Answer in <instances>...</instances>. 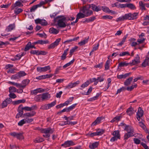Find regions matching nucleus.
I'll use <instances>...</instances> for the list:
<instances>
[{
  "mask_svg": "<svg viewBox=\"0 0 149 149\" xmlns=\"http://www.w3.org/2000/svg\"><path fill=\"white\" fill-rule=\"evenodd\" d=\"M138 13H134L132 14L131 20L136 19L137 18V16L138 15Z\"/></svg>",
  "mask_w": 149,
  "mask_h": 149,
  "instance_id": "a18cd8bd",
  "label": "nucleus"
},
{
  "mask_svg": "<svg viewBox=\"0 0 149 149\" xmlns=\"http://www.w3.org/2000/svg\"><path fill=\"white\" fill-rule=\"evenodd\" d=\"M110 63V61L109 60H107L105 64V70H107L109 69V64Z\"/></svg>",
  "mask_w": 149,
  "mask_h": 149,
  "instance_id": "09e8293b",
  "label": "nucleus"
},
{
  "mask_svg": "<svg viewBox=\"0 0 149 149\" xmlns=\"http://www.w3.org/2000/svg\"><path fill=\"white\" fill-rule=\"evenodd\" d=\"M127 35H126L125 36H124L123 38L122 41L118 44L117 46H121L124 43L125 41V40L127 38Z\"/></svg>",
  "mask_w": 149,
  "mask_h": 149,
  "instance_id": "c756f323",
  "label": "nucleus"
},
{
  "mask_svg": "<svg viewBox=\"0 0 149 149\" xmlns=\"http://www.w3.org/2000/svg\"><path fill=\"white\" fill-rule=\"evenodd\" d=\"M126 7L132 10L136 9V7L133 4L131 3L127 4Z\"/></svg>",
  "mask_w": 149,
  "mask_h": 149,
  "instance_id": "f704fd0d",
  "label": "nucleus"
},
{
  "mask_svg": "<svg viewBox=\"0 0 149 149\" xmlns=\"http://www.w3.org/2000/svg\"><path fill=\"white\" fill-rule=\"evenodd\" d=\"M23 106L22 104H20L18 108V113H17L16 116V118H19L20 117H21L23 114V109L22 107Z\"/></svg>",
  "mask_w": 149,
  "mask_h": 149,
  "instance_id": "423d86ee",
  "label": "nucleus"
},
{
  "mask_svg": "<svg viewBox=\"0 0 149 149\" xmlns=\"http://www.w3.org/2000/svg\"><path fill=\"white\" fill-rule=\"evenodd\" d=\"M39 7H38V6L37 5H34L32 6L30 9V12H34V11L37 9V8Z\"/></svg>",
  "mask_w": 149,
  "mask_h": 149,
  "instance_id": "c03bdc74",
  "label": "nucleus"
},
{
  "mask_svg": "<svg viewBox=\"0 0 149 149\" xmlns=\"http://www.w3.org/2000/svg\"><path fill=\"white\" fill-rule=\"evenodd\" d=\"M125 131H126L127 132L125 134L123 139L125 141L127 140L130 137L134 136V129L130 125H127L125 127Z\"/></svg>",
  "mask_w": 149,
  "mask_h": 149,
  "instance_id": "f03ea898",
  "label": "nucleus"
},
{
  "mask_svg": "<svg viewBox=\"0 0 149 149\" xmlns=\"http://www.w3.org/2000/svg\"><path fill=\"white\" fill-rule=\"evenodd\" d=\"M26 123L24 119H22L18 123V125L19 126H22L24 124Z\"/></svg>",
  "mask_w": 149,
  "mask_h": 149,
  "instance_id": "864d4df0",
  "label": "nucleus"
},
{
  "mask_svg": "<svg viewBox=\"0 0 149 149\" xmlns=\"http://www.w3.org/2000/svg\"><path fill=\"white\" fill-rule=\"evenodd\" d=\"M36 114L35 111H33L31 113L28 112L25 113L24 115L27 118L31 117L34 116Z\"/></svg>",
  "mask_w": 149,
  "mask_h": 149,
  "instance_id": "2eb2a0df",
  "label": "nucleus"
},
{
  "mask_svg": "<svg viewBox=\"0 0 149 149\" xmlns=\"http://www.w3.org/2000/svg\"><path fill=\"white\" fill-rule=\"evenodd\" d=\"M26 123H30L33 121V119L32 118H24Z\"/></svg>",
  "mask_w": 149,
  "mask_h": 149,
  "instance_id": "de8ad7c7",
  "label": "nucleus"
},
{
  "mask_svg": "<svg viewBox=\"0 0 149 149\" xmlns=\"http://www.w3.org/2000/svg\"><path fill=\"white\" fill-rule=\"evenodd\" d=\"M56 104V101H55L49 104H48V106L49 109L54 106Z\"/></svg>",
  "mask_w": 149,
  "mask_h": 149,
  "instance_id": "6e6d98bb",
  "label": "nucleus"
},
{
  "mask_svg": "<svg viewBox=\"0 0 149 149\" xmlns=\"http://www.w3.org/2000/svg\"><path fill=\"white\" fill-rule=\"evenodd\" d=\"M143 114V112L142 108L141 107H139L138 112L136 113V118L137 119L140 121L141 117H142Z\"/></svg>",
  "mask_w": 149,
  "mask_h": 149,
  "instance_id": "6e6552de",
  "label": "nucleus"
},
{
  "mask_svg": "<svg viewBox=\"0 0 149 149\" xmlns=\"http://www.w3.org/2000/svg\"><path fill=\"white\" fill-rule=\"evenodd\" d=\"M74 60L75 59H73L72 61H70L69 62L65 64L63 66V68H66L69 66L71 64H72L74 63Z\"/></svg>",
  "mask_w": 149,
  "mask_h": 149,
  "instance_id": "e433bc0d",
  "label": "nucleus"
},
{
  "mask_svg": "<svg viewBox=\"0 0 149 149\" xmlns=\"http://www.w3.org/2000/svg\"><path fill=\"white\" fill-rule=\"evenodd\" d=\"M30 80L28 79H25L22 81L23 85H22V88H24L26 87V86L29 83Z\"/></svg>",
  "mask_w": 149,
  "mask_h": 149,
  "instance_id": "a878e982",
  "label": "nucleus"
},
{
  "mask_svg": "<svg viewBox=\"0 0 149 149\" xmlns=\"http://www.w3.org/2000/svg\"><path fill=\"white\" fill-rule=\"evenodd\" d=\"M139 6L140 9L142 11H144L146 10L145 7V3H144L142 1H140L139 3Z\"/></svg>",
  "mask_w": 149,
  "mask_h": 149,
  "instance_id": "dca6fc26",
  "label": "nucleus"
},
{
  "mask_svg": "<svg viewBox=\"0 0 149 149\" xmlns=\"http://www.w3.org/2000/svg\"><path fill=\"white\" fill-rule=\"evenodd\" d=\"M40 109L42 110H47L49 108L47 104H45L44 105L40 107Z\"/></svg>",
  "mask_w": 149,
  "mask_h": 149,
  "instance_id": "052dcab7",
  "label": "nucleus"
},
{
  "mask_svg": "<svg viewBox=\"0 0 149 149\" xmlns=\"http://www.w3.org/2000/svg\"><path fill=\"white\" fill-rule=\"evenodd\" d=\"M102 18L104 19H112L113 17L110 15H106L103 16L102 17Z\"/></svg>",
  "mask_w": 149,
  "mask_h": 149,
  "instance_id": "338daca9",
  "label": "nucleus"
},
{
  "mask_svg": "<svg viewBox=\"0 0 149 149\" xmlns=\"http://www.w3.org/2000/svg\"><path fill=\"white\" fill-rule=\"evenodd\" d=\"M44 141L43 139L42 138H37L35 139L34 142L36 143H40Z\"/></svg>",
  "mask_w": 149,
  "mask_h": 149,
  "instance_id": "680f3d73",
  "label": "nucleus"
},
{
  "mask_svg": "<svg viewBox=\"0 0 149 149\" xmlns=\"http://www.w3.org/2000/svg\"><path fill=\"white\" fill-rule=\"evenodd\" d=\"M9 92L12 93L17 92V89L14 87L10 86L9 88Z\"/></svg>",
  "mask_w": 149,
  "mask_h": 149,
  "instance_id": "4c0bfd02",
  "label": "nucleus"
},
{
  "mask_svg": "<svg viewBox=\"0 0 149 149\" xmlns=\"http://www.w3.org/2000/svg\"><path fill=\"white\" fill-rule=\"evenodd\" d=\"M133 79V77H131L127 79L124 82V84L126 86H127L130 84Z\"/></svg>",
  "mask_w": 149,
  "mask_h": 149,
  "instance_id": "6ab92c4d",
  "label": "nucleus"
},
{
  "mask_svg": "<svg viewBox=\"0 0 149 149\" xmlns=\"http://www.w3.org/2000/svg\"><path fill=\"white\" fill-rule=\"evenodd\" d=\"M90 84L88 81H87L85 82L81 86V87L84 88L87 87Z\"/></svg>",
  "mask_w": 149,
  "mask_h": 149,
  "instance_id": "49530a36",
  "label": "nucleus"
},
{
  "mask_svg": "<svg viewBox=\"0 0 149 149\" xmlns=\"http://www.w3.org/2000/svg\"><path fill=\"white\" fill-rule=\"evenodd\" d=\"M23 2L22 0L18 1H17L15 4H14L13 6H12V8L13 10L15 8H17V6L21 7L23 6V4L22 3Z\"/></svg>",
  "mask_w": 149,
  "mask_h": 149,
  "instance_id": "ddd939ff",
  "label": "nucleus"
},
{
  "mask_svg": "<svg viewBox=\"0 0 149 149\" xmlns=\"http://www.w3.org/2000/svg\"><path fill=\"white\" fill-rule=\"evenodd\" d=\"M120 137H117V136H114L112 138H111L110 141L111 142H113L117 140L118 139H120Z\"/></svg>",
  "mask_w": 149,
  "mask_h": 149,
  "instance_id": "13d9d810",
  "label": "nucleus"
},
{
  "mask_svg": "<svg viewBox=\"0 0 149 149\" xmlns=\"http://www.w3.org/2000/svg\"><path fill=\"white\" fill-rule=\"evenodd\" d=\"M14 9V13L16 15L18 14H19L22 12L23 11V10L22 9L20 8H15Z\"/></svg>",
  "mask_w": 149,
  "mask_h": 149,
  "instance_id": "c85d7f7f",
  "label": "nucleus"
},
{
  "mask_svg": "<svg viewBox=\"0 0 149 149\" xmlns=\"http://www.w3.org/2000/svg\"><path fill=\"white\" fill-rule=\"evenodd\" d=\"M19 77L20 78L21 77H23L26 75V74L24 71H20L18 72Z\"/></svg>",
  "mask_w": 149,
  "mask_h": 149,
  "instance_id": "3c124183",
  "label": "nucleus"
},
{
  "mask_svg": "<svg viewBox=\"0 0 149 149\" xmlns=\"http://www.w3.org/2000/svg\"><path fill=\"white\" fill-rule=\"evenodd\" d=\"M139 63H140L138 62L137 61H136L134 59V60H132V62L131 63H129L132 66L137 64Z\"/></svg>",
  "mask_w": 149,
  "mask_h": 149,
  "instance_id": "bf43d9fd",
  "label": "nucleus"
},
{
  "mask_svg": "<svg viewBox=\"0 0 149 149\" xmlns=\"http://www.w3.org/2000/svg\"><path fill=\"white\" fill-rule=\"evenodd\" d=\"M124 16L125 20L128 19L131 20L132 14L129 13L127 14H125Z\"/></svg>",
  "mask_w": 149,
  "mask_h": 149,
  "instance_id": "bb28decb",
  "label": "nucleus"
},
{
  "mask_svg": "<svg viewBox=\"0 0 149 149\" xmlns=\"http://www.w3.org/2000/svg\"><path fill=\"white\" fill-rule=\"evenodd\" d=\"M89 5H85L80 9V12L77 15V17L80 19L90 16L93 14V11L89 9Z\"/></svg>",
  "mask_w": 149,
  "mask_h": 149,
  "instance_id": "f257e3e1",
  "label": "nucleus"
},
{
  "mask_svg": "<svg viewBox=\"0 0 149 149\" xmlns=\"http://www.w3.org/2000/svg\"><path fill=\"white\" fill-rule=\"evenodd\" d=\"M44 91V90L43 89H42L40 88H39L36 89L31 91V93L32 94H34L35 95H36L38 93H41L43 92Z\"/></svg>",
  "mask_w": 149,
  "mask_h": 149,
  "instance_id": "4468645a",
  "label": "nucleus"
},
{
  "mask_svg": "<svg viewBox=\"0 0 149 149\" xmlns=\"http://www.w3.org/2000/svg\"><path fill=\"white\" fill-rule=\"evenodd\" d=\"M126 90V88L125 87H122L117 90L116 94L117 95L118 93H120L121 92L125 91Z\"/></svg>",
  "mask_w": 149,
  "mask_h": 149,
  "instance_id": "79ce46f5",
  "label": "nucleus"
},
{
  "mask_svg": "<svg viewBox=\"0 0 149 149\" xmlns=\"http://www.w3.org/2000/svg\"><path fill=\"white\" fill-rule=\"evenodd\" d=\"M30 53L31 54L38 55V50H32L30 51Z\"/></svg>",
  "mask_w": 149,
  "mask_h": 149,
  "instance_id": "0e129e2a",
  "label": "nucleus"
},
{
  "mask_svg": "<svg viewBox=\"0 0 149 149\" xmlns=\"http://www.w3.org/2000/svg\"><path fill=\"white\" fill-rule=\"evenodd\" d=\"M149 57L147 56L144 62L142 64V66L143 67H146L147 65H148Z\"/></svg>",
  "mask_w": 149,
  "mask_h": 149,
  "instance_id": "412c9836",
  "label": "nucleus"
},
{
  "mask_svg": "<svg viewBox=\"0 0 149 149\" xmlns=\"http://www.w3.org/2000/svg\"><path fill=\"white\" fill-rule=\"evenodd\" d=\"M59 31L57 30L56 29L53 27L50 28L49 29V32L51 33H52L55 34H58L59 32Z\"/></svg>",
  "mask_w": 149,
  "mask_h": 149,
  "instance_id": "4be33fe9",
  "label": "nucleus"
},
{
  "mask_svg": "<svg viewBox=\"0 0 149 149\" xmlns=\"http://www.w3.org/2000/svg\"><path fill=\"white\" fill-rule=\"evenodd\" d=\"M69 50V49L68 48L65 50L61 56V60H64L66 58V55L67 54V52Z\"/></svg>",
  "mask_w": 149,
  "mask_h": 149,
  "instance_id": "f3484780",
  "label": "nucleus"
},
{
  "mask_svg": "<svg viewBox=\"0 0 149 149\" xmlns=\"http://www.w3.org/2000/svg\"><path fill=\"white\" fill-rule=\"evenodd\" d=\"M79 38V37H77L76 38H74L72 39L67 40L65 41L63 43L66 44H68L69 43H72L73 41H77Z\"/></svg>",
  "mask_w": 149,
  "mask_h": 149,
  "instance_id": "5701e85b",
  "label": "nucleus"
},
{
  "mask_svg": "<svg viewBox=\"0 0 149 149\" xmlns=\"http://www.w3.org/2000/svg\"><path fill=\"white\" fill-rule=\"evenodd\" d=\"M112 134L115 136H117V137H120V135L118 130L115 131Z\"/></svg>",
  "mask_w": 149,
  "mask_h": 149,
  "instance_id": "a19ab883",
  "label": "nucleus"
},
{
  "mask_svg": "<svg viewBox=\"0 0 149 149\" xmlns=\"http://www.w3.org/2000/svg\"><path fill=\"white\" fill-rule=\"evenodd\" d=\"M61 40L60 38H58L55 41L53 42V43L56 46H57L59 44V42H60Z\"/></svg>",
  "mask_w": 149,
  "mask_h": 149,
  "instance_id": "4d7b16f0",
  "label": "nucleus"
},
{
  "mask_svg": "<svg viewBox=\"0 0 149 149\" xmlns=\"http://www.w3.org/2000/svg\"><path fill=\"white\" fill-rule=\"evenodd\" d=\"M99 143L98 142H96L89 145V147L91 149H94L97 148L98 146Z\"/></svg>",
  "mask_w": 149,
  "mask_h": 149,
  "instance_id": "b1692460",
  "label": "nucleus"
},
{
  "mask_svg": "<svg viewBox=\"0 0 149 149\" xmlns=\"http://www.w3.org/2000/svg\"><path fill=\"white\" fill-rule=\"evenodd\" d=\"M77 104H72L71 106L67 107L68 112L72 110L77 105Z\"/></svg>",
  "mask_w": 149,
  "mask_h": 149,
  "instance_id": "5fc2aeb1",
  "label": "nucleus"
},
{
  "mask_svg": "<svg viewBox=\"0 0 149 149\" xmlns=\"http://www.w3.org/2000/svg\"><path fill=\"white\" fill-rule=\"evenodd\" d=\"M75 145V144L72 141H65L63 144L61 145V146H63L65 148L69 147Z\"/></svg>",
  "mask_w": 149,
  "mask_h": 149,
  "instance_id": "9d476101",
  "label": "nucleus"
},
{
  "mask_svg": "<svg viewBox=\"0 0 149 149\" xmlns=\"http://www.w3.org/2000/svg\"><path fill=\"white\" fill-rule=\"evenodd\" d=\"M41 94V101H42L46 100H48L50 98V95L48 93H43Z\"/></svg>",
  "mask_w": 149,
  "mask_h": 149,
  "instance_id": "f8f14e48",
  "label": "nucleus"
},
{
  "mask_svg": "<svg viewBox=\"0 0 149 149\" xmlns=\"http://www.w3.org/2000/svg\"><path fill=\"white\" fill-rule=\"evenodd\" d=\"M11 102V100L10 98H7L3 101L1 104L2 108H3L7 106L8 104H10Z\"/></svg>",
  "mask_w": 149,
  "mask_h": 149,
  "instance_id": "0eeeda50",
  "label": "nucleus"
},
{
  "mask_svg": "<svg viewBox=\"0 0 149 149\" xmlns=\"http://www.w3.org/2000/svg\"><path fill=\"white\" fill-rule=\"evenodd\" d=\"M31 42H29L26 45L24 49V50L25 51H26L29 50L31 48Z\"/></svg>",
  "mask_w": 149,
  "mask_h": 149,
  "instance_id": "72a5a7b5",
  "label": "nucleus"
},
{
  "mask_svg": "<svg viewBox=\"0 0 149 149\" xmlns=\"http://www.w3.org/2000/svg\"><path fill=\"white\" fill-rule=\"evenodd\" d=\"M54 131V129H52L50 127L42 129V132L45 133L43 135V136L46 138L49 137L50 136V134L53 133Z\"/></svg>",
  "mask_w": 149,
  "mask_h": 149,
  "instance_id": "20e7f679",
  "label": "nucleus"
},
{
  "mask_svg": "<svg viewBox=\"0 0 149 149\" xmlns=\"http://www.w3.org/2000/svg\"><path fill=\"white\" fill-rule=\"evenodd\" d=\"M19 78H20L19 77V76L18 72L16 74L12 75L11 77V79H18Z\"/></svg>",
  "mask_w": 149,
  "mask_h": 149,
  "instance_id": "58836bf2",
  "label": "nucleus"
},
{
  "mask_svg": "<svg viewBox=\"0 0 149 149\" xmlns=\"http://www.w3.org/2000/svg\"><path fill=\"white\" fill-rule=\"evenodd\" d=\"M104 130L102 129H98L96 131V132L98 135H101L104 133Z\"/></svg>",
  "mask_w": 149,
  "mask_h": 149,
  "instance_id": "ea45409f",
  "label": "nucleus"
},
{
  "mask_svg": "<svg viewBox=\"0 0 149 149\" xmlns=\"http://www.w3.org/2000/svg\"><path fill=\"white\" fill-rule=\"evenodd\" d=\"M41 94L36 95L35 97V100L37 102H40L41 101Z\"/></svg>",
  "mask_w": 149,
  "mask_h": 149,
  "instance_id": "c9c22d12",
  "label": "nucleus"
},
{
  "mask_svg": "<svg viewBox=\"0 0 149 149\" xmlns=\"http://www.w3.org/2000/svg\"><path fill=\"white\" fill-rule=\"evenodd\" d=\"M86 5H89L90 8L91 7L92 9L96 12H98L101 10V7L99 6H97L93 4H87Z\"/></svg>",
  "mask_w": 149,
  "mask_h": 149,
  "instance_id": "9b49d317",
  "label": "nucleus"
},
{
  "mask_svg": "<svg viewBox=\"0 0 149 149\" xmlns=\"http://www.w3.org/2000/svg\"><path fill=\"white\" fill-rule=\"evenodd\" d=\"M78 47L77 46H75L73 48H72L70 51V53L73 54V53L75 51V50L77 49Z\"/></svg>",
  "mask_w": 149,
  "mask_h": 149,
  "instance_id": "774afa93",
  "label": "nucleus"
},
{
  "mask_svg": "<svg viewBox=\"0 0 149 149\" xmlns=\"http://www.w3.org/2000/svg\"><path fill=\"white\" fill-rule=\"evenodd\" d=\"M139 125L143 130H145L146 129V126L142 122H140L139 123Z\"/></svg>",
  "mask_w": 149,
  "mask_h": 149,
  "instance_id": "e2e57ef3",
  "label": "nucleus"
},
{
  "mask_svg": "<svg viewBox=\"0 0 149 149\" xmlns=\"http://www.w3.org/2000/svg\"><path fill=\"white\" fill-rule=\"evenodd\" d=\"M58 18L59 19L57 21V25L58 26L61 28H64L66 26L65 21L66 20V18L63 15L58 16L54 19V22H56Z\"/></svg>",
  "mask_w": 149,
  "mask_h": 149,
  "instance_id": "7ed1b4c3",
  "label": "nucleus"
},
{
  "mask_svg": "<svg viewBox=\"0 0 149 149\" xmlns=\"http://www.w3.org/2000/svg\"><path fill=\"white\" fill-rule=\"evenodd\" d=\"M102 10L104 11L107 13H111L113 14H114L115 12L113 11L112 10H110L107 7H102Z\"/></svg>",
  "mask_w": 149,
  "mask_h": 149,
  "instance_id": "aec40b11",
  "label": "nucleus"
},
{
  "mask_svg": "<svg viewBox=\"0 0 149 149\" xmlns=\"http://www.w3.org/2000/svg\"><path fill=\"white\" fill-rule=\"evenodd\" d=\"M120 56H125V55H130V54L128 52H121L119 54Z\"/></svg>",
  "mask_w": 149,
  "mask_h": 149,
  "instance_id": "8fccbe9b",
  "label": "nucleus"
},
{
  "mask_svg": "<svg viewBox=\"0 0 149 149\" xmlns=\"http://www.w3.org/2000/svg\"><path fill=\"white\" fill-rule=\"evenodd\" d=\"M133 111V108L131 107L127 109L126 112L129 115L131 116L132 115Z\"/></svg>",
  "mask_w": 149,
  "mask_h": 149,
  "instance_id": "cd10ccee",
  "label": "nucleus"
},
{
  "mask_svg": "<svg viewBox=\"0 0 149 149\" xmlns=\"http://www.w3.org/2000/svg\"><path fill=\"white\" fill-rule=\"evenodd\" d=\"M50 69V67L49 65L45 66L44 67H37V70L38 72H46Z\"/></svg>",
  "mask_w": 149,
  "mask_h": 149,
  "instance_id": "1a4fd4ad",
  "label": "nucleus"
},
{
  "mask_svg": "<svg viewBox=\"0 0 149 149\" xmlns=\"http://www.w3.org/2000/svg\"><path fill=\"white\" fill-rule=\"evenodd\" d=\"M10 134L14 137H16L19 139H24L23 136V133H17L15 132H11Z\"/></svg>",
  "mask_w": 149,
  "mask_h": 149,
  "instance_id": "39448f33",
  "label": "nucleus"
},
{
  "mask_svg": "<svg viewBox=\"0 0 149 149\" xmlns=\"http://www.w3.org/2000/svg\"><path fill=\"white\" fill-rule=\"evenodd\" d=\"M102 119V117H98L97 118L95 121L92 123L91 126H94L100 123Z\"/></svg>",
  "mask_w": 149,
  "mask_h": 149,
  "instance_id": "393cba45",
  "label": "nucleus"
},
{
  "mask_svg": "<svg viewBox=\"0 0 149 149\" xmlns=\"http://www.w3.org/2000/svg\"><path fill=\"white\" fill-rule=\"evenodd\" d=\"M61 68L62 66H61L57 67L55 70L54 74H58V73L59 71L61 70Z\"/></svg>",
  "mask_w": 149,
  "mask_h": 149,
  "instance_id": "69168bd1",
  "label": "nucleus"
},
{
  "mask_svg": "<svg viewBox=\"0 0 149 149\" xmlns=\"http://www.w3.org/2000/svg\"><path fill=\"white\" fill-rule=\"evenodd\" d=\"M74 97H70L64 103L66 105H67L69 104L72 102L74 99Z\"/></svg>",
  "mask_w": 149,
  "mask_h": 149,
  "instance_id": "37998d69",
  "label": "nucleus"
},
{
  "mask_svg": "<svg viewBox=\"0 0 149 149\" xmlns=\"http://www.w3.org/2000/svg\"><path fill=\"white\" fill-rule=\"evenodd\" d=\"M40 24L42 26H45L47 25V22L45 19H41Z\"/></svg>",
  "mask_w": 149,
  "mask_h": 149,
  "instance_id": "603ef678",
  "label": "nucleus"
},
{
  "mask_svg": "<svg viewBox=\"0 0 149 149\" xmlns=\"http://www.w3.org/2000/svg\"><path fill=\"white\" fill-rule=\"evenodd\" d=\"M89 39V37L86 39H85L81 41L78 43V44L80 46H82L85 45V44L87 43L88 42V39Z\"/></svg>",
  "mask_w": 149,
  "mask_h": 149,
  "instance_id": "2f4dec72",
  "label": "nucleus"
},
{
  "mask_svg": "<svg viewBox=\"0 0 149 149\" xmlns=\"http://www.w3.org/2000/svg\"><path fill=\"white\" fill-rule=\"evenodd\" d=\"M129 65H130L129 63H127L126 62H121L118 64V67H123L124 66H127Z\"/></svg>",
  "mask_w": 149,
  "mask_h": 149,
  "instance_id": "473e14b6",
  "label": "nucleus"
},
{
  "mask_svg": "<svg viewBox=\"0 0 149 149\" xmlns=\"http://www.w3.org/2000/svg\"><path fill=\"white\" fill-rule=\"evenodd\" d=\"M15 28L14 24H10L6 29V31L7 32H10L13 30Z\"/></svg>",
  "mask_w": 149,
  "mask_h": 149,
  "instance_id": "a211bd4d",
  "label": "nucleus"
},
{
  "mask_svg": "<svg viewBox=\"0 0 149 149\" xmlns=\"http://www.w3.org/2000/svg\"><path fill=\"white\" fill-rule=\"evenodd\" d=\"M93 81H97L101 82L104 80V79L101 77H97V79L94 78L93 79Z\"/></svg>",
  "mask_w": 149,
  "mask_h": 149,
  "instance_id": "7c9ffc66",
  "label": "nucleus"
}]
</instances>
